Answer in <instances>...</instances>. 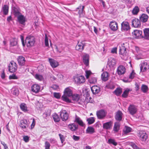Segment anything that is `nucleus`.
<instances>
[{
	"label": "nucleus",
	"instance_id": "33",
	"mask_svg": "<svg viewBox=\"0 0 149 149\" xmlns=\"http://www.w3.org/2000/svg\"><path fill=\"white\" fill-rule=\"evenodd\" d=\"M72 100L74 102H79V101L80 100V96L79 95L77 94H74L73 95H72Z\"/></svg>",
	"mask_w": 149,
	"mask_h": 149
},
{
	"label": "nucleus",
	"instance_id": "64",
	"mask_svg": "<svg viewBox=\"0 0 149 149\" xmlns=\"http://www.w3.org/2000/svg\"><path fill=\"white\" fill-rule=\"evenodd\" d=\"M72 138L75 141H77L79 140V136L73 135V136Z\"/></svg>",
	"mask_w": 149,
	"mask_h": 149
},
{
	"label": "nucleus",
	"instance_id": "16",
	"mask_svg": "<svg viewBox=\"0 0 149 149\" xmlns=\"http://www.w3.org/2000/svg\"><path fill=\"white\" fill-rule=\"evenodd\" d=\"M132 26L135 28L140 27L141 26L140 21L138 19L135 18L132 20Z\"/></svg>",
	"mask_w": 149,
	"mask_h": 149
},
{
	"label": "nucleus",
	"instance_id": "37",
	"mask_svg": "<svg viewBox=\"0 0 149 149\" xmlns=\"http://www.w3.org/2000/svg\"><path fill=\"white\" fill-rule=\"evenodd\" d=\"M131 90L130 88H127L123 92L122 95V96L123 97H126L128 96L129 92L131 91Z\"/></svg>",
	"mask_w": 149,
	"mask_h": 149
},
{
	"label": "nucleus",
	"instance_id": "13",
	"mask_svg": "<svg viewBox=\"0 0 149 149\" xmlns=\"http://www.w3.org/2000/svg\"><path fill=\"white\" fill-rule=\"evenodd\" d=\"M116 62L115 59L111 58L108 59L107 65L110 68H113L116 65Z\"/></svg>",
	"mask_w": 149,
	"mask_h": 149
},
{
	"label": "nucleus",
	"instance_id": "25",
	"mask_svg": "<svg viewBox=\"0 0 149 149\" xmlns=\"http://www.w3.org/2000/svg\"><path fill=\"white\" fill-rule=\"evenodd\" d=\"M120 123L119 122H116L114 123L113 130L115 133L118 132L120 130Z\"/></svg>",
	"mask_w": 149,
	"mask_h": 149
},
{
	"label": "nucleus",
	"instance_id": "22",
	"mask_svg": "<svg viewBox=\"0 0 149 149\" xmlns=\"http://www.w3.org/2000/svg\"><path fill=\"white\" fill-rule=\"evenodd\" d=\"M109 26L111 29L113 31H116L118 29V24L114 21L110 22Z\"/></svg>",
	"mask_w": 149,
	"mask_h": 149
},
{
	"label": "nucleus",
	"instance_id": "7",
	"mask_svg": "<svg viewBox=\"0 0 149 149\" xmlns=\"http://www.w3.org/2000/svg\"><path fill=\"white\" fill-rule=\"evenodd\" d=\"M140 68L141 72H145L149 69V65L146 62L143 61L140 64Z\"/></svg>",
	"mask_w": 149,
	"mask_h": 149
},
{
	"label": "nucleus",
	"instance_id": "45",
	"mask_svg": "<svg viewBox=\"0 0 149 149\" xmlns=\"http://www.w3.org/2000/svg\"><path fill=\"white\" fill-rule=\"evenodd\" d=\"M131 128L125 126V128L124 129V131L125 133H129L131 131Z\"/></svg>",
	"mask_w": 149,
	"mask_h": 149
},
{
	"label": "nucleus",
	"instance_id": "46",
	"mask_svg": "<svg viewBox=\"0 0 149 149\" xmlns=\"http://www.w3.org/2000/svg\"><path fill=\"white\" fill-rule=\"evenodd\" d=\"M85 76L86 79H88L89 76L91 75L92 73L90 70H86L85 71Z\"/></svg>",
	"mask_w": 149,
	"mask_h": 149
},
{
	"label": "nucleus",
	"instance_id": "23",
	"mask_svg": "<svg viewBox=\"0 0 149 149\" xmlns=\"http://www.w3.org/2000/svg\"><path fill=\"white\" fill-rule=\"evenodd\" d=\"M91 91L93 94L98 93L100 91V88L97 86H94L91 87Z\"/></svg>",
	"mask_w": 149,
	"mask_h": 149
},
{
	"label": "nucleus",
	"instance_id": "40",
	"mask_svg": "<svg viewBox=\"0 0 149 149\" xmlns=\"http://www.w3.org/2000/svg\"><path fill=\"white\" fill-rule=\"evenodd\" d=\"M53 118L54 121L55 122H58L60 120V118L58 115L56 113L54 114L53 115Z\"/></svg>",
	"mask_w": 149,
	"mask_h": 149
},
{
	"label": "nucleus",
	"instance_id": "44",
	"mask_svg": "<svg viewBox=\"0 0 149 149\" xmlns=\"http://www.w3.org/2000/svg\"><path fill=\"white\" fill-rule=\"evenodd\" d=\"M117 96L119 95L122 93V90L120 88H117L114 92Z\"/></svg>",
	"mask_w": 149,
	"mask_h": 149
},
{
	"label": "nucleus",
	"instance_id": "11",
	"mask_svg": "<svg viewBox=\"0 0 149 149\" xmlns=\"http://www.w3.org/2000/svg\"><path fill=\"white\" fill-rule=\"evenodd\" d=\"M142 31H141L136 30L132 32L133 36L137 38H143V36L142 35Z\"/></svg>",
	"mask_w": 149,
	"mask_h": 149
},
{
	"label": "nucleus",
	"instance_id": "49",
	"mask_svg": "<svg viewBox=\"0 0 149 149\" xmlns=\"http://www.w3.org/2000/svg\"><path fill=\"white\" fill-rule=\"evenodd\" d=\"M17 44V41L16 40H13L10 41V45L12 46H15Z\"/></svg>",
	"mask_w": 149,
	"mask_h": 149
},
{
	"label": "nucleus",
	"instance_id": "29",
	"mask_svg": "<svg viewBox=\"0 0 149 149\" xmlns=\"http://www.w3.org/2000/svg\"><path fill=\"white\" fill-rule=\"evenodd\" d=\"M83 61L84 64L86 66L88 65L89 64V56L88 55L86 54L83 56Z\"/></svg>",
	"mask_w": 149,
	"mask_h": 149
},
{
	"label": "nucleus",
	"instance_id": "50",
	"mask_svg": "<svg viewBox=\"0 0 149 149\" xmlns=\"http://www.w3.org/2000/svg\"><path fill=\"white\" fill-rule=\"evenodd\" d=\"M136 118L140 120H143L144 119V118L143 116V115L141 113H139L136 116Z\"/></svg>",
	"mask_w": 149,
	"mask_h": 149
},
{
	"label": "nucleus",
	"instance_id": "10",
	"mask_svg": "<svg viewBox=\"0 0 149 149\" xmlns=\"http://www.w3.org/2000/svg\"><path fill=\"white\" fill-rule=\"evenodd\" d=\"M40 86L37 84H34L31 86V90L33 93H38L40 91Z\"/></svg>",
	"mask_w": 149,
	"mask_h": 149
},
{
	"label": "nucleus",
	"instance_id": "19",
	"mask_svg": "<svg viewBox=\"0 0 149 149\" xmlns=\"http://www.w3.org/2000/svg\"><path fill=\"white\" fill-rule=\"evenodd\" d=\"M126 69L123 65L119 66L117 69V72L118 74L121 75L124 74L125 72Z\"/></svg>",
	"mask_w": 149,
	"mask_h": 149
},
{
	"label": "nucleus",
	"instance_id": "60",
	"mask_svg": "<svg viewBox=\"0 0 149 149\" xmlns=\"http://www.w3.org/2000/svg\"><path fill=\"white\" fill-rule=\"evenodd\" d=\"M1 143L3 146L4 149H7L8 148V147L7 146L6 144L5 143V142L3 141H0Z\"/></svg>",
	"mask_w": 149,
	"mask_h": 149
},
{
	"label": "nucleus",
	"instance_id": "12",
	"mask_svg": "<svg viewBox=\"0 0 149 149\" xmlns=\"http://www.w3.org/2000/svg\"><path fill=\"white\" fill-rule=\"evenodd\" d=\"M60 115L62 120L63 121H65L68 118V113L65 110L61 111Z\"/></svg>",
	"mask_w": 149,
	"mask_h": 149
},
{
	"label": "nucleus",
	"instance_id": "48",
	"mask_svg": "<svg viewBox=\"0 0 149 149\" xmlns=\"http://www.w3.org/2000/svg\"><path fill=\"white\" fill-rule=\"evenodd\" d=\"M45 43L46 46L48 47L49 46L48 39L46 34L45 35Z\"/></svg>",
	"mask_w": 149,
	"mask_h": 149
},
{
	"label": "nucleus",
	"instance_id": "5",
	"mask_svg": "<svg viewBox=\"0 0 149 149\" xmlns=\"http://www.w3.org/2000/svg\"><path fill=\"white\" fill-rule=\"evenodd\" d=\"M19 126L24 132H26L27 131V128L29 126V124L27 123L26 120H22L20 121Z\"/></svg>",
	"mask_w": 149,
	"mask_h": 149
},
{
	"label": "nucleus",
	"instance_id": "47",
	"mask_svg": "<svg viewBox=\"0 0 149 149\" xmlns=\"http://www.w3.org/2000/svg\"><path fill=\"white\" fill-rule=\"evenodd\" d=\"M9 79H18V77L14 74H13L11 75H10L9 77Z\"/></svg>",
	"mask_w": 149,
	"mask_h": 149
},
{
	"label": "nucleus",
	"instance_id": "26",
	"mask_svg": "<svg viewBox=\"0 0 149 149\" xmlns=\"http://www.w3.org/2000/svg\"><path fill=\"white\" fill-rule=\"evenodd\" d=\"M119 54L123 56H125L127 54L126 48L124 46L122 45L120 47L119 50Z\"/></svg>",
	"mask_w": 149,
	"mask_h": 149
},
{
	"label": "nucleus",
	"instance_id": "53",
	"mask_svg": "<svg viewBox=\"0 0 149 149\" xmlns=\"http://www.w3.org/2000/svg\"><path fill=\"white\" fill-rule=\"evenodd\" d=\"M14 15L15 16L18 17L19 15H20L19 12L16 9H15L14 10Z\"/></svg>",
	"mask_w": 149,
	"mask_h": 149
},
{
	"label": "nucleus",
	"instance_id": "34",
	"mask_svg": "<svg viewBox=\"0 0 149 149\" xmlns=\"http://www.w3.org/2000/svg\"><path fill=\"white\" fill-rule=\"evenodd\" d=\"M144 38L147 39L149 37V28H145L143 29Z\"/></svg>",
	"mask_w": 149,
	"mask_h": 149
},
{
	"label": "nucleus",
	"instance_id": "3",
	"mask_svg": "<svg viewBox=\"0 0 149 149\" xmlns=\"http://www.w3.org/2000/svg\"><path fill=\"white\" fill-rule=\"evenodd\" d=\"M138 136L140 140L142 142H146L148 138L147 134L144 131H140L138 134Z\"/></svg>",
	"mask_w": 149,
	"mask_h": 149
},
{
	"label": "nucleus",
	"instance_id": "4",
	"mask_svg": "<svg viewBox=\"0 0 149 149\" xmlns=\"http://www.w3.org/2000/svg\"><path fill=\"white\" fill-rule=\"evenodd\" d=\"M8 70L11 73H14L17 70V65L13 61H11L9 64Z\"/></svg>",
	"mask_w": 149,
	"mask_h": 149
},
{
	"label": "nucleus",
	"instance_id": "15",
	"mask_svg": "<svg viewBox=\"0 0 149 149\" xmlns=\"http://www.w3.org/2000/svg\"><path fill=\"white\" fill-rule=\"evenodd\" d=\"M130 29L129 24L127 22L124 21L121 23V29L124 31L129 30Z\"/></svg>",
	"mask_w": 149,
	"mask_h": 149
},
{
	"label": "nucleus",
	"instance_id": "38",
	"mask_svg": "<svg viewBox=\"0 0 149 149\" xmlns=\"http://www.w3.org/2000/svg\"><path fill=\"white\" fill-rule=\"evenodd\" d=\"M89 82L92 84H94L97 82V79L95 77H91L88 79Z\"/></svg>",
	"mask_w": 149,
	"mask_h": 149
},
{
	"label": "nucleus",
	"instance_id": "54",
	"mask_svg": "<svg viewBox=\"0 0 149 149\" xmlns=\"http://www.w3.org/2000/svg\"><path fill=\"white\" fill-rule=\"evenodd\" d=\"M50 144L47 141H45V149H49Z\"/></svg>",
	"mask_w": 149,
	"mask_h": 149
},
{
	"label": "nucleus",
	"instance_id": "42",
	"mask_svg": "<svg viewBox=\"0 0 149 149\" xmlns=\"http://www.w3.org/2000/svg\"><path fill=\"white\" fill-rule=\"evenodd\" d=\"M141 90L143 92L145 93L148 91V88L147 86L143 85L141 86Z\"/></svg>",
	"mask_w": 149,
	"mask_h": 149
},
{
	"label": "nucleus",
	"instance_id": "55",
	"mask_svg": "<svg viewBox=\"0 0 149 149\" xmlns=\"http://www.w3.org/2000/svg\"><path fill=\"white\" fill-rule=\"evenodd\" d=\"M59 136L60 137V139L61 140V143H63L65 141L64 136L60 134H59Z\"/></svg>",
	"mask_w": 149,
	"mask_h": 149
},
{
	"label": "nucleus",
	"instance_id": "35",
	"mask_svg": "<svg viewBox=\"0 0 149 149\" xmlns=\"http://www.w3.org/2000/svg\"><path fill=\"white\" fill-rule=\"evenodd\" d=\"M2 10L4 15H7L8 11V5H4L2 7Z\"/></svg>",
	"mask_w": 149,
	"mask_h": 149
},
{
	"label": "nucleus",
	"instance_id": "57",
	"mask_svg": "<svg viewBox=\"0 0 149 149\" xmlns=\"http://www.w3.org/2000/svg\"><path fill=\"white\" fill-rule=\"evenodd\" d=\"M135 73L133 71L130 74L129 78L132 81V79L135 77Z\"/></svg>",
	"mask_w": 149,
	"mask_h": 149
},
{
	"label": "nucleus",
	"instance_id": "24",
	"mask_svg": "<svg viewBox=\"0 0 149 149\" xmlns=\"http://www.w3.org/2000/svg\"><path fill=\"white\" fill-rule=\"evenodd\" d=\"M17 61L19 64L20 65H24L25 64V60L23 56H19L18 58Z\"/></svg>",
	"mask_w": 149,
	"mask_h": 149
},
{
	"label": "nucleus",
	"instance_id": "31",
	"mask_svg": "<svg viewBox=\"0 0 149 149\" xmlns=\"http://www.w3.org/2000/svg\"><path fill=\"white\" fill-rule=\"evenodd\" d=\"M95 132L94 128L91 126L88 127L86 130V133L92 134Z\"/></svg>",
	"mask_w": 149,
	"mask_h": 149
},
{
	"label": "nucleus",
	"instance_id": "18",
	"mask_svg": "<svg viewBox=\"0 0 149 149\" xmlns=\"http://www.w3.org/2000/svg\"><path fill=\"white\" fill-rule=\"evenodd\" d=\"M48 60L50 65L52 68H56L59 65L58 62L54 59L49 58Z\"/></svg>",
	"mask_w": 149,
	"mask_h": 149
},
{
	"label": "nucleus",
	"instance_id": "61",
	"mask_svg": "<svg viewBox=\"0 0 149 149\" xmlns=\"http://www.w3.org/2000/svg\"><path fill=\"white\" fill-rule=\"evenodd\" d=\"M19 91L17 88L15 89L13 91V95H17L18 94Z\"/></svg>",
	"mask_w": 149,
	"mask_h": 149
},
{
	"label": "nucleus",
	"instance_id": "59",
	"mask_svg": "<svg viewBox=\"0 0 149 149\" xmlns=\"http://www.w3.org/2000/svg\"><path fill=\"white\" fill-rule=\"evenodd\" d=\"M131 146L134 149H139V148L134 143H132L131 144Z\"/></svg>",
	"mask_w": 149,
	"mask_h": 149
},
{
	"label": "nucleus",
	"instance_id": "2",
	"mask_svg": "<svg viewBox=\"0 0 149 149\" xmlns=\"http://www.w3.org/2000/svg\"><path fill=\"white\" fill-rule=\"evenodd\" d=\"M36 39L34 37L29 35L26 37L25 40V44L27 47H31L34 45Z\"/></svg>",
	"mask_w": 149,
	"mask_h": 149
},
{
	"label": "nucleus",
	"instance_id": "14",
	"mask_svg": "<svg viewBox=\"0 0 149 149\" xmlns=\"http://www.w3.org/2000/svg\"><path fill=\"white\" fill-rule=\"evenodd\" d=\"M75 81L77 84H81L85 81V79L84 76H80L76 77L74 78Z\"/></svg>",
	"mask_w": 149,
	"mask_h": 149
},
{
	"label": "nucleus",
	"instance_id": "63",
	"mask_svg": "<svg viewBox=\"0 0 149 149\" xmlns=\"http://www.w3.org/2000/svg\"><path fill=\"white\" fill-rule=\"evenodd\" d=\"M111 52L112 54L116 53L117 48L116 47L113 48L111 50Z\"/></svg>",
	"mask_w": 149,
	"mask_h": 149
},
{
	"label": "nucleus",
	"instance_id": "27",
	"mask_svg": "<svg viewBox=\"0 0 149 149\" xmlns=\"http://www.w3.org/2000/svg\"><path fill=\"white\" fill-rule=\"evenodd\" d=\"M75 122L77 123L80 126H81L84 127L85 126V124L83 122L82 120L79 117L76 115L75 116Z\"/></svg>",
	"mask_w": 149,
	"mask_h": 149
},
{
	"label": "nucleus",
	"instance_id": "9",
	"mask_svg": "<svg viewBox=\"0 0 149 149\" xmlns=\"http://www.w3.org/2000/svg\"><path fill=\"white\" fill-rule=\"evenodd\" d=\"M85 44L84 41L78 42L77 44L75 47L76 49L79 52H82L84 49Z\"/></svg>",
	"mask_w": 149,
	"mask_h": 149
},
{
	"label": "nucleus",
	"instance_id": "6",
	"mask_svg": "<svg viewBox=\"0 0 149 149\" xmlns=\"http://www.w3.org/2000/svg\"><path fill=\"white\" fill-rule=\"evenodd\" d=\"M128 111L133 116L137 112V107L133 104H130L128 108Z\"/></svg>",
	"mask_w": 149,
	"mask_h": 149
},
{
	"label": "nucleus",
	"instance_id": "52",
	"mask_svg": "<svg viewBox=\"0 0 149 149\" xmlns=\"http://www.w3.org/2000/svg\"><path fill=\"white\" fill-rule=\"evenodd\" d=\"M29 137L28 136H23V139L25 142L27 143L29 141Z\"/></svg>",
	"mask_w": 149,
	"mask_h": 149
},
{
	"label": "nucleus",
	"instance_id": "56",
	"mask_svg": "<svg viewBox=\"0 0 149 149\" xmlns=\"http://www.w3.org/2000/svg\"><path fill=\"white\" fill-rule=\"evenodd\" d=\"M54 95L55 98L59 99L60 98L61 95L59 93H54Z\"/></svg>",
	"mask_w": 149,
	"mask_h": 149
},
{
	"label": "nucleus",
	"instance_id": "17",
	"mask_svg": "<svg viewBox=\"0 0 149 149\" xmlns=\"http://www.w3.org/2000/svg\"><path fill=\"white\" fill-rule=\"evenodd\" d=\"M123 113L121 111L118 110L115 113V118L118 121H120L122 120Z\"/></svg>",
	"mask_w": 149,
	"mask_h": 149
},
{
	"label": "nucleus",
	"instance_id": "39",
	"mask_svg": "<svg viewBox=\"0 0 149 149\" xmlns=\"http://www.w3.org/2000/svg\"><path fill=\"white\" fill-rule=\"evenodd\" d=\"M34 77L36 79L40 81H42L43 80V76L39 74H36L35 75Z\"/></svg>",
	"mask_w": 149,
	"mask_h": 149
},
{
	"label": "nucleus",
	"instance_id": "36",
	"mask_svg": "<svg viewBox=\"0 0 149 149\" xmlns=\"http://www.w3.org/2000/svg\"><path fill=\"white\" fill-rule=\"evenodd\" d=\"M20 108L24 112H26L28 111L27 108L26 104L22 103L20 104Z\"/></svg>",
	"mask_w": 149,
	"mask_h": 149
},
{
	"label": "nucleus",
	"instance_id": "62",
	"mask_svg": "<svg viewBox=\"0 0 149 149\" xmlns=\"http://www.w3.org/2000/svg\"><path fill=\"white\" fill-rule=\"evenodd\" d=\"M99 0L100 1V3H102L103 7L104 8H106V6L105 4V2L102 0Z\"/></svg>",
	"mask_w": 149,
	"mask_h": 149
},
{
	"label": "nucleus",
	"instance_id": "51",
	"mask_svg": "<svg viewBox=\"0 0 149 149\" xmlns=\"http://www.w3.org/2000/svg\"><path fill=\"white\" fill-rule=\"evenodd\" d=\"M108 142L109 143H111L114 146H116L117 145V143L115 141L112 139H109Z\"/></svg>",
	"mask_w": 149,
	"mask_h": 149
},
{
	"label": "nucleus",
	"instance_id": "58",
	"mask_svg": "<svg viewBox=\"0 0 149 149\" xmlns=\"http://www.w3.org/2000/svg\"><path fill=\"white\" fill-rule=\"evenodd\" d=\"M49 141L51 143L55 145L56 143V141L54 139H50L49 140Z\"/></svg>",
	"mask_w": 149,
	"mask_h": 149
},
{
	"label": "nucleus",
	"instance_id": "20",
	"mask_svg": "<svg viewBox=\"0 0 149 149\" xmlns=\"http://www.w3.org/2000/svg\"><path fill=\"white\" fill-rule=\"evenodd\" d=\"M113 125V122L110 121L103 124V127L104 129L106 130H110L112 128Z\"/></svg>",
	"mask_w": 149,
	"mask_h": 149
},
{
	"label": "nucleus",
	"instance_id": "28",
	"mask_svg": "<svg viewBox=\"0 0 149 149\" xmlns=\"http://www.w3.org/2000/svg\"><path fill=\"white\" fill-rule=\"evenodd\" d=\"M109 73L107 72H103L101 74V79L102 81H106L109 79Z\"/></svg>",
	"mask_w": 149,
	"mask_h": 149
},
{
	"label": "nucleus",
	"instance_id": "21",
	"mask_svg": "<svg viewBox=\"0 0 149 149\" xmlns=\"http://www.w3.org/2000/svg\"><path fill=\"white\" fill-rule=\"evenodd\" d=\"M17 21L20 24L23 25H25V22H26V18L22 15H19L17 17Z\"/></svg>",
	"mask_w": 149,
	"mask_h": 149
},
{
	"label": "nucleus",
	"instance_id": "41",
	"mask_svg": "<svg viewBox=\"0 0 149 149\" xmlns=\"http://www.w3.org/2000/svg\"><path fill=\"white\" fill-rule=\"evenodd\" d=\"M139 11V9L137 6H135L132 11V13L134 15H136Z\"/></svg>",
	"mask_w": 149,
	"mask_h": 149
},
{
	"label": "nucleus",
	"instance_id": "32",
	"mask_svg": "<svg viewBox=\"0 0 149 149\" xmlns=\"http://www.w3.org/2000/svg\"><path fill=\"white\" fill-rule=\"evenodd\" d=\"M68 128L72 131H75L78 128V126L74 123L70 124L68 125Z\"/></svg>",
	"mask_w": 149,
	"mask_h": 149
},
{
	"label": "nucleus",
	"instance_id": "8",
	"mask_svg": "<svg viewBox=\"0 0 149 149\" xmlns=\"http://www.w3.org/2000/svg\"><path fill=\"white\" fill-rule=\"evenodd\" d=\"M106 112L104 110L101 109L97 111L96 115L98 119H102L106 116Z\"/></svg>",
	"mask_w": 149,
	"mask_h": 149
},
{
	"label": "nucleus",
	"instance_id": "1",
	"mask_svg": "<svg viewBox=\"0 0 149 149\" xmlns=\"http://www.w3.org/2000/svg\"><path fill=\"white\" fill-rule=\"evenodd\" d=\"M72 95V91L70 87L66 88L64 90V94L62 97V100L68 103L71 102V100L69 97Z\"/></svg>",
	"mask_w": 149,
	"mask_h": 149
},
{
	"label": "nucleus",
	"instance_id": "43",
	"mask_svg": "<svg viewBox=\"0 0 149 149\" xmlns=\"http://www.w3.org/2000/svg\"><path fill=\"white\" fill-rule=\"evenodd\" d=\"M95 120L94 117H90L87 119V121L89 124H91L93 123Z\"/></svg>",
	"mask_w": 149,
	"mask_h": 149
},
{
	"label": "nucleus",
	"instance_id": "30",
	"mask_svg": "<svg viewBox=\"0 0 149 149\" xmlns=\"http://www.w3.org/2000/svg\"><path fill=\"white\" fill-rule=\"evenodd\" d=\"M148 16L146 14H142L140 17V21L143 22H145L148 20Z\"/></svg>",
	"mask_w": 149,
	"mask_h": 149
}]
</instances>
